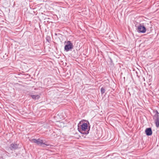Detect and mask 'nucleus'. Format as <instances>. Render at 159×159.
Returning a JSON list of instances; mask_svg holds the SVG:
<instances>
[{"instance_id":"f257e3e1","label":"nucleus","mask_w":159,"mask_h":159,"mask_svg":"<svg viewBox=\"0 0 159 159\" xmlns=\"http://www.w3.org/2000/svg\"><path fill=\"white\" fill-rule=\"evenodd\" d=\"M79 131L81 134H89V128H88V125L86 123H83L80 126V128H78Z\"/></svg>"},{"instance_id":"f03ea898","label":"nucleus","mask_w":159,"mask_h":159,"mask_svg":"<svg viewBox=\"0 0 159 159\" xmlns=\"http://www.w3.org/2000/svg\"><path fill=\"white\" fill-rule=\"evenodd\" d=\"M30 141L32 143H36L37 145L42 146L44 148L46 147V146L50 145L49 144H47L46 143L47 142H44L43 140L40 138L38 139H33Z\"/></svg>"},{"instance_id":"7ed1b4c3","label":"nucleus","mask_w":159,"mask_h":159,"mask_svg":"<svg viewBox=\"0 0 159 159\" xmlns=\"http://www.w3.org/2000/svg\"><path fill=\"white\" fill-rule=\"evenodd\" d=\"M66 43V44L64 47V50L66 52H68L73 49L74 46L70 41H68Z\"/></svg>"},{"instance_id":"20e7f679","label":"nucleus","mask_w":159,"mask_h":159,"mask_svg":"<svg viewBox=\"0 0 159 159\" xmlns=\"http://www.w3.org/2000/svg\"><path fill=\"white\" fill-rule=\"evenodd\" d=\"M136 26L137 27V26ZM137 30L139 33H144L146 32V29L143 24H139L137 26Z\"/></svg>"},{"instance_id":"39448f33","label":"nucleus","mask_w":159,"mask_h":159,"mask_svg":"<svg viewBox=\"0 0 159 159\" xmlns=\"http://www.w3.org/2000/svg\"><path fill=\"white\" fill-rule=\"evenodd\" d=\"M20 147L19 144L15 143L11 144L9 147V149L12 151H14L16 149H20Z\"/></svg>"},{"instance_id":"423d86ee","label":"nucleus","mask_w":159,"mask_h":159,"mask_svg":"<svg viewBox=\"0 0 159 159\" xmlns=\"http://www.w3.org/2000/svg\"><path fill=\"white\" fill-rule=\"evenodd\" d=\"M145 134L147 136H150L152 134V131L151 128H146L145 130Z\"/></svg>"},{"instance_id":"0eeeda50","label":"nucleus","mask_w":159,"mask_h":159,"mask_svg":"<svg viewBox=\"0 0 159 159\" xmlns=\"http://www.w3.org/2000/svg\"><path fill=\"white\" fill-rule=\"evenodd\" d=\"M153 113H154V116H153V119H155L156 118L159 117V113L158 111L156 110H153Z\"/></svg>"},{"instance_id":"6e6552de","label":"nucleus","mask_w":159,"mask_h":159,"mask_svg":"<svg viewBox=\"0 0 159 159\" xmlns=\"http://www.w3.org/2000/svg\"><path fill=\"white\" fill-rule=\"evenodd\" d=\"M154 120L156 126L158 128L159 127V117L155 119H153Z\"/></svg>"},{"instance_id":"1a4fd4ad","label":"nucleus","mask_w":159,"mask_h":159,"mask_svg":"<svg viewBox=\"0 0 159 159\" xmlns=\"http://www.w3.org/2000/svg\"><path fill=\"white\" fill-rule=\"evenodd\" d=\"M30 96L33 99L35 100L36 99H39L40 98V96L38 95H31Z\"/></svg>"},{"instance_id":"9d476101","label":"nucleus","mask_w":159,"mask_h":159,"mask_svg":"<svg viewBox=\"0 0 159 159\" xmlns=\"http://www.w3.org/2000/svg\"><path fill=\"white\" fill-rule=\"evenodd\" d=\"M101 92L102 94L104 93L105 92V89L103 87H102L101 89Z\"/></svg>"},{"instance_id":"9b49d317","label":"nucleus","mask_w":159,"mask_h":159,"mask_svg":"<svg viewBox=\"0 0 159 159\" xmlns=\"http://www.w3.org/2000/svg\"><path fill=\"white\" fill-rule=\"evenodd\" d=\"M46 40L48 42L51 41V38L49 36H47L46 38Z\"/></svg>"},{"instance_id":"f8f14e48","label":"nucleus","mask_w":159,"mask_h":159,"mask_svg":"<svg viewBox=\"0 0 159 159\" xmlns=\"http://www.w3.org/2000/svg\"><path fill=\"white\" fill-rule=\"evenodd\" d=\"M109 59L110 60V62H111V63H112L113 62V61H112V60L111 59V58L110 57H109Z\"/></svg>"}]
</instances>
